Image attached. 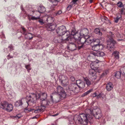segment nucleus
I'll use <instances>...</instances> for the list:
<instances>
[{"mask_svg": "<svg viewBox=\"0 0 125 125\" xmlns=\"http://www.w3.org/2000/svg\"><path fill=\"white\" fill-rule=\"evenodd\" d=\"M90 66L91 69H92L96 70L98 68V64L95 62L91 63Z\"/></svg>", "mask_w": 125, "mask_h": 125, "instance_id": "aec40b11", "label": "nucleus"}, {"mask_svg": "<svg viewBox=\"0 0 125 125\" xmlns=\"http://www.w3.org/2000/svg\"><path fill=\"white\" fill-rule=\"evenodd\" d=\"M122 73L120 71H117L115 75V76L117 78H119L120 77L121 73Z\"/></svg>", "mask_w": 125, "mask_h": 125, "instance_id": "473e14b6", "label": "nucleus"}, {"mask_svg": "<svg viewBox=\"0 0 125 125\" xmlns=\"http://www.w3.org/2000/svg\"><path fill=\"white\" fill-rule=\"evenodd\" d=\"M24 99L23 98H21L17 101L15 103V106L16 107H18L22 105L23 104L22 100Z\"/></svg>", "mask_w": 125, "mask_h": 125, "instance_id": "412c9836", "label": "nucleus"}, {"mask_svg": "<svg viewBox=\"0 0 125 125\" xmlns=\"http://www.w3.org/2000/svg\"><path fill=\"white\" fill-rule=\"evenodd\" d=\"M3 51L4 52H6V53H8V51H5V49H4L3 50Z\"/></svg>", "mask_w": 125, "mask_h": 125, "instance_id": "69168bd1", "label": "nucleus"}, {"mask_svg": "<svg viewBox=\"0 0 125 125\" xmlns=\"http://www.w3.org/2000/svg\"><path fill=\"white\" fill-rule=\"evenodd\" d=\"M1 82L2 83L3 85H4L5 83V82H4V81L3 80H1Z\"/></svg>", "mask_w": 125, "mask_h": 125, "instance_id": "e2e57ef3", "label": "nucleus"}, {"mask_svg": "<svg viewBox=\"0 0 125 125\" xmlns=\"http://www.w3.org/2000/svg\"><path fill=\"white\" fill-rule=\"evenodd\" d=\"M25 67L27 69L28 72L29 73L31 69V68L30 67V64L26 65L25 66Z\"/></svg>", "mask_w": 125, "mask_h": 125, "instance_id": "e433bc0d", "label": "nucleus"}, {"mask_svg": "<svg viewBox=\"0 0 125 125\" xmlns=\"http://www.w3.org/2000/svg\"><path fill=\"white\" fill-rule=\"evenodd\" d=\"M66 38H64L62 36H58L57 37V39H54V42L56 43L62 42L63 43L66 42Z\"/></svg>", "mask_w": 125, "mask_h": 125, "instance_id": "1a4fd4ad", "label": "nucleus"}, {"mask_svg": "<svg viewBox=\"0 0 125 125\" xmlns=\"http://www.w3.org/2000/svg\"><path fill=\"white\" fill-rule=\"evenodd\" d=\"M62 12L61 10H59L57 13H56V15H59L60 14L62 13Z\"/></svg>", "mask_w": 125, "mask_h": 125, "instance_id": "864d4df0", "label": "nucleus"}, {"mask_svg": "<svg viewBox=\"0 0 125 125\" xmlns=\"http://www.w3.org/2000/svg\"><path fill=\"white\" fill-rule=\"evenodd\" d=\"M117 6L119 8H121L123 7H124V6L122 3L121 2H118L117 4Z\"/></svg>", "mask_w": 125, "mask_h": 125, "instance_id": "58836bf2", "label": "nucleus"}, {"mask_svg": "<svg viewBox=\"0 0 125 125\" xmlns=\"http://www.w3.org/2000/svg\"><path fill=\"white\" fill-rule=\"evenodd\" d=\"M105 55V54L104 52L100 51L95 52H92L90 54V56H93V55H94L99 57H103Z\"/></svg>", "mask_w": 125, "mask_h": 125, "instance_id": "9d476101", "label": "nucleus"}, {"mask_svg": "<svg viewBox=\"0 0 125 125\" xmlns=\"http://www.w3.org/2000/svg\"><path fill=\"white\" fill-rule=\"evenodd\" d=\"M93 96H94V97H95V96H97V95H96V93H95L94 94V95H93Z\"/></svg>", "mask_w": 125, "mask_h": 125, "instance_id": "774afa93", "label": "nucleus"}, {"mask_svg": "<svg viewBox=\"0 0 125 125\" xmlns=\"http://www.w3.org/2000/svg\"><path fill=\"white\" fill-rule=\"evenodd\" d=\"M8 48H9L10 51L13 50V47L12 45H10L9 46Z\"/></svg>", "mask_w": 125, "mask_h": 125, "instance_id": "c03bdc74", "label": "nucleus"}, {"mask_svg": "<svg viewBox=\"0 0 125 125\" xmlns=\"http://www.w3.org/2000/svg\"><path fill=\"white\" fill-rule=\"evenodd\" d=\"M69 43L70 44L69 45V47L68 48H69L72 50H74L76 49L77 46L75 44L70 41L69 42Z\"/></svg>", "mask_w": 125, "mask_h": 125, "instance_id": "f3484780", "label": "nucleus"}, {"mask_svg": "<svg viewBox=\"0 0 125 125\" xmlns=\"http://www.w3.org/2000/svg\"><path fill=\"white\" fill-rule=\"evenodd\" d=\"M82 81H81L80 80H79L76 81V83L77 85H79Z\"/></svg>", "mask_w": 125, "mask_h": 125, "instance_id": "09e8293b", "label": "nucleus"}, {"mask_svg": "<svg viewBox=\"0 0 125 125\" xmlns=\"http://www.w3.org/2000/svg\"><path fill=\"white\" fill-rule=\"evenodd\" d=\"M38 12L40 13H42L46 10L45 8L42 6H40L38 8Z\"/></svg>", "mask_w": 125, "mask_h": 125, "instance_id": "393cba45", "label": "nucleus"}, {"mask_svg": "<svg viewBox=\"0 0 125 125\" xmlns=\"http://www.w3.org/2000/svg\"><path fill=\"white\" fill-rule=\"evenodd\" d=\"M80 33L82 36L87 37L88 36L87 35L89 33V31L87 29L85 28L82 30Z\"/></svg>", "mask_w": 125, "mask_h": 125, "instance_id": "dca6fc26", "label": "nucleus"}, {"mask_svg": "<svg viewBox=\"0 0 125 125\" xmlns=\"http://www.w3.org/2000/svg\"><path fill=\"white\" fill-rule=\"evenodd\" d=\"M60 81L63 85H66L68 84V79L65 75H61L59 77Z\"/></svg>", "mask_w": 125, "mask_h": 125, "instance_id": "20e7f679", "label": "nucleus"}, {"mask_svg": "<svg viewBox=\"0 0 125 125\" xmlns=\"http://www.w3.org/2000/svg\"><path fill=\"white\" fill-rule=\"evenodd\" d=\"M98 42L97 44H94L92 48V50L95 52H98L97 51L98 50L102 49L103 48V46L99 44L100 42L99 43V42Z\"/></svg>", "mask_w": 125, "mask_h": 125, "instance_id": "9b49d317", "label": "nucleus"}, {"mask_svg": "<svg viewBox=\"0 0 125 125\" xmlns=\"http://www.w3.org/2000/svg\"><path fill=\"white\" fill-rule=\"evenodd\" d=\"M8 103L6 101H2L0 103V107L3 109L5 110Z\"/></svg>", "mask_w": 125, "mask_h": 125, "instance_id": "4be33fe9", "label": "nucleus"}, {"mask_svg": "<svg viewBox=\"0 0 125 125\" xmlns=\"http://www.w3.org/2000/svg\"><path fill=\"white\" fill-rule=\"evenodd\" d=\"M124 10H125L124 9V7H123V8L122 9L121 11H120V14H121V15L123 13V12L124 11Z\"/></svg>", "mask_w": 125, "mask_h": 125, "instance_id": "4d7b16f0", "label": "nucleus"}, {"mask_svg": "<svg viewBox=\"0 0 125 125\" xmlns=\"http://www.w3.org/2000/svg\"><path fill=\"white\" fill-rule=\"evenodd\" d=\"M120 71L122 73H123V74H122L124 75H125V66L121 67L120 68Z\"/></svg>", "mask_w": 125, "mask_h": 125, "instance_id": "4c0bfd02", "label": "nucleus"}, {"mask_svg": "<svg viewBox=\"0 0 125 125\" xmlns=\"http://www.w3.org/2000/svg\"><path fill=\"white\" fill-rule=\"evenodd\" d=\"M78 0H72V2L74 4H75Z\"/></svg>", "mask_w": 125, "mask_h": 125, "instance_id": "13d9d810", "label": "nucleus"}, {"mask_svg": "<svg viewBox=\"0 0 125 125\" xmlns=\"http://www.w3.org/2000/svg\"><path fill=\"white\" fill-rule=\"evenodd\" d=\"M71 80L73 82L75 80V78L73 76H71L70 77Z\"/></svg>", "mask_w": 125, "mask_h": 125, "instance_id": "3c124183", "label": "nucleus"}, {"mask_svg": "<svg viewBox=\"0 0 125 125\" xmlns=\"http://www.w3.org/2000/svg\"><path fill=\"white\" fill-rule=\"evenodd\" d=\"M109 73V72L108 70H106L101 75V76L103 77L104 76H105L108 73Z\"/></svg>", "mask_w": 125, "mask_h": 125, "instance_id": "a19ab883", "label": "nucleus"}, {"mask_svg": "<svg viewBox=\"0 0 125 125\" xmlns=\"http://www.w3.org/2000/svg\"><path fill=\"white\" fill-rule=\"evenodd\" d=\"M66 36L67 37L66 38V39H67L66 40V41H68L69 42L70 41V42H72L73 43L75 42V41H76L74 37H73L72 36H71V34L69 36H68L67 33L66 34Z\"/></svg>", "mask_w": 125, "mask_h": 125, "instance_id": "6ab92c4d", "label": "nucleus"}, {"mask_svg": "<svg viewBox=\"0 0 125 125\" xmlns=\"http://www.w3.org/2000/svg\"><path fill=\"white\" fill-rule=\"evenodd\" d=\"M102 94L101 93H99V94L97 96V98L99 99L102 97Z\"/></svg>", "mask_w": 125, "mask_h": 125, "instance_id": "603ef678", "label": "nucleus"}, {"mask_svg": "<svg viewBox=\"0 0 125 125\" xmlns=\"http://www.w3.org/2000/svg\"><path fill=\"white\" fill-rule=\"evenodd\" d=\"M94 32L96 34H98L99 36L102 35V33L100 31V29L98 28H96L94 30Z\"/></svg>", "mask_w": 125, "mask_h": 125, "instance_id": "c756f323", "label": "nucleus"}, {"mask_svg": "<svg viewBox=\"0 0 125 125\" xmlns=\"http://www.w3.org/2000/svg\"><path fill=\"white\" fill-rule=\"evenodd\" d=\"M82 36L80 37L77 42L78 44H83L86 45V37Z\"/></svg>", "mask_w": 125, "mask_h": 125, "instance_id": "2eb2a0df", "label": "nucleus"}, {"mask_svg": "<svg viewBox=\"0 0 125 125\" xmlns=\"http://www.w3.org/2000/svg\"><path fill=\"white\" fill-rule=\"evenodd\" d=\"M121 114L123 115H125V110L124 109H123L121 110Z\"/></svg>", "mask_w": 125, "mask_h": 125, "instance_id": "49530a36", "label": "nucleus"}, {"mask_svg": "<svg viewBox=\"0 0 125 125\" xmlns=\"http://www.w3.org/2000/svg\"><path fill=\"white\" fill-rule=\"evenodd\" d=\"M39 19V20H38V21L42 25L44 24V22L42 19H40V18Z\"/></svg>", "mask_w": 125, "mask_h": 125, "instance_id": "a18cd8bd", "label": "nucleus"}, {"mask_svg": "<svg viewBox=\"0 0 125 125\" xmlns=\"http://www.w3.org/2000/svg\"><path fill=\"white\" fill-rule=\"evenodd\" d=\"M72 7V6L71 5L67 7V10H70L71 9V8Z\"/></svg>", "mask_w": 125, "mask_h": 125, "instance_id": "6e6d98bb", "label": "nucleus"}, {"mask_svg": "<svg viewBox=\"0 0 125 125\" xmlns=\"http://www.w3.org/2000/svg\"><path fill=\"white\" fill-rule=\"evenodd\" d=\"M58 114H59L57 113V114H55V115H52V116H57V115H58Z\"/></svg>", "mask_w": 125, "mask_h": 125, "instance_id": "0e129e2a", "label": "nucleus"}, {"mask_svg": "<svg viewBox=\"0 0 125 125\" xmlns=\"http://www.w3.org/2000/svg\"><path fill=\"white\" fill-rule=\"evenodd\" d=\"M68 125H74L73 122H69Z\"/></svg>", "mask_w": 125, "mask_h": 125, "instance_id": "052dcab7", "label": "nucleus"}, {"mask_svg": "<svg viewBox=\"0 0 125 125\" xmlns=\"http://www.w3.org/2000/svg\"><path fill=\"white\" fill-rule=\"evenodd\" d=\"M50 97L52 100V101L54 102V103H57L65 98L62 97L61 95L59 94L56 95L55 96L51 95Z\"/></svg>", "mask_w": 125, "mask_h": 125, "instance_id": "6e6552de", "label": "nucleus"}, {"mask_svg": "<svg viewBox=\"0 0 125 125\" xmlns=\"http://www.w3.org/2000/svg\"><path fill=\"white\" fill-rule=\"evenodd\" d=\"M84 80L87 85L89 86L91 85V81L89 80L87 77L84 78Z\"/></svg>", "mask_w": 125, "mask_h": 125, "instance_id": "7c9ffc66", "label": "nucleus"}, {"mask_svg": "<svg viewBox=\"0 0 125 125\" xmlns=\"http://www.w3.org/2000/svg\"><path fill=\"white\" fill-rule=\"evenodd\" d=\"M47 97V94L45 92L41 93H32L29 96H27L26 99L27 100L26 103L28 104L30 102L32 103H35L36 100L39 98L41 100H46Z\"/></svg>", "mask_w": 125, "mask_h": 125, "instance_id": "f03ea898", "label": "nucleus"}, {"mask_svg": "<svg viewBox=\"0 0 125 125\" xmlns=\"http://www.w3.org/2000/svg\"><path fill=\"white\" fill-rule=\"evenodd\" d=\"M22 116V115L21 114H18L15 117H17L18 118H20Z\"/></svg>", "mask_w": 125, "mask_h": 125, "instance_id": "8fccbe9b", "label": "nucleus"}, {"mask_svg": "<svg viewBox=\"0 0 125 125\" xmlns=\"http://www.w3.org/2000/svg\"><path fill=\"white\" fill-rule=\"evenodd\" d=\"M93 90L92 89H91L90 90H89L87 91L86 92L83 94L82 95V96L83 97L87 95L88 94L92 92L93 91Z\"/></svg>", "mask_w": 125, "mask_h": 125, "instance_id": "f704fd0d", "label": "nucleus"}, {"mask_svg": "<svg viewBox=\"0 0 125 125\" xmlns=\"http://www.w3.org/2000/svg\"><path fill=\"white\" fill-rule=\"evenodd\" d=\"M109 42H107V48L110 51L112 50V48H115V42L113 39V38L114 37V35L112 32H109Z\"/></svg>", "mask_w": 125, "mask_h": 125, "instance_id": "7ed1b4c3", "label": "nucleus"}, {"mask_svg": "<svg viewBox=\"0 0 125 125\" xmlns=\"http://www.w3.org/2000/svg\"><path fill=\"white\" fill-rule=\"evenodd\" d=\"M56 32L59 35H63L66 32V28L63 26L59 27L56 29Z\"/></svg>", "mask_w": 125, "mask_h": 125, "instance_id": "39448f33", "label": "nucleus"}, {"mask_svg": "<svg viewBox=\"0 0 125 125\" xmlns=\"http://www.w3.org/2000/svg\"><path fill=\"white\" fill-rule=\"evenodd\" d=\"M81 44V45H79L78 46V49H80L81 48H83L85 46V44Z\"/></svg>", "mask_w": 125, "mask_h": 125, "instance_id": "ea45409f", "label": "nucleus"}, {"mask_svg": "<svg viewBox=\"0 0 125 125\" xmlns=\"http://www.w3.org/2000/svg\"><path fill=\"white\" fill-rule=\"evenodd\" d=\"M33 110V109H30V110H28V111L30 112L32 111Z\"/></svg>", "mask_w": 125, "mask_h": 125, "instance_id": "338daca9", "label": "nucleus"}, {"mask_svg": "<svg viewBox=\"0 0 125 125\" xmlns=\"http://www.w3.org/2000/svg\"><path fill=\"white\" fill-rule=\"evenodd\" d=\"M82 36L80 33H79L76 31L75 29L72 30L71 32V36L74 37L77 42Z\"/></svg>", "mask_w": 125, "mask_h": 125, "instance_id": "423d86ee", "label": "nucleus"}, {"mask_svg": "<svg viewBox=\"0 0 125 125\" xmlns=\"http://www.w3.org/2000/svg\"><path fill=\"white\" fill-rule=\"evenodd\" d=\"M119 15L117 16L116 18H114V21L115 23H117L119 20H121L122 19V16L121 14L118 13Z\"/></svg>", "mask_w": 125, "mask_h": 125, "instance_id": "c85d7f7f", "label": "nucleus"}, {"mask_svg": "<svg viewBox=\"0 0 125 125\" xmlns=\"http://www.w3.org/2000/svg\"><path fill=\"white\" fill-rule=\"evenodd\" d=\"M57 92H56L55 91H53V92L51 94V95H54V96H55L56 95H58Z\"/></svg>", "mask_w": 125, "mask_h": 125, "instance_id": "de8ad7c7", "label": "nucleus"}, {"mask_svg": "<svg viewBox=\"0 0 125 125\" xmlns=\"http://www.w3.org/2000/svg\"><path fill=\"white\" fill-rule=\"evenodd\" d=\"M95 70L91 69L89 71V75L91 76H94L96 74Z\"/></svg>", "mask_w": 125, "mask_h": 125, "instance_id": "bb28decb", "label": "nucleus"}, {"mask_svg": "<svg viewBox=\"0 0 125 125\" xmlns=\"http://www.w3.org/2000/svg\"><path fill=\"white\" fill-rule=\"evenodd\" d=\"M69 90L75 93H78L79 92V89L77 88L76 85L74 84H72L69 86Z\"/></svg>", "mask_w": 125, "mask_h": 125, "instance_id": "4468645a", "label": "nucleus"}, {"mask_svg": "<svg viewBox=\"0 0 125 125\" xmlns=\"http://www.w3.org/2000/svg\"><path fill=\"white\" fill-rule=\"evenodd\" d=\"M87 111L88 114H82L77 116L76 122L77 125H87L89 122L91 123L93 122L94 116L97 119L102 117L101 111L98 107H94L92 110L89 109Z\"/></svg>", "mask_w": 125, "mask_h": 125, "instance_id": "f257e3e1", "label": "nucleus"}, {"mask_svg": "<svg viewBox=\"0 0 125 125\" xmlns=\"http://www.w3.org/2000/svg\"><path fill=\"white\" fill-rule=\"evenodd\" d=\"M51 2L54 5H57L58 3L57 0H50Z\"/></svg>", "mask_w": 125, "mask_h": 125, "instance_id": "c9c22d12", "label": "nucleus"}, {"mask_svg": "<svg viewBox=\"0 0 125 125\" xmlns=\"http://www.w3.org/2000/svg\"><path fill=\"white\" fill-rule=\"evenodd\" d=\"M113 85L111 83H108L106 85V90L108 91H110L113 88Z\"/></svg>", "mask_w": 125, "mask_h": 125, "instance_id": "b1692460", "label": "nucleus"}, {"mask_svg": "<svg viewBox=\"0 0 125 125\" xmlns=\"http://www.w3.org/2000/svg\"><path fill=\"white\" fill-rule=\"evenodd\" d=\"M40 19V17H36L34 16H32L31 18V19L32 20H36L37 19Z\"/></svg>", "mask_w": 125, "mask_h": 125, "instance_id": "79ce46f5", "label": "nucleus"}, {"mask_svg": "<svg viewBox=\"0 0 125 125\" xmlns=\"http://www.w3.org/2000/svg\"><path fill=\"white\" fill-rule=\"evenodd\" d=\"M42 104L43 105L42 106H45L48 105V100H42Z\"/></svg>", "mask_w": 125, "mask_h": 125, "instance_id": "2f4dec72", "label": "nucleus"}, {"mask_svg": "<svg viewBox=\"0 0 125 125\" xmlns=\"http://www.w3.org/2000/svg\"><path fill=\"white\" fill-rule=\"evenodd\" d=\"M45 107L42 105L39 106L37 108V109L35 110L34 112L35 113H38L41 111H44L45 108Z\"/></svg>", "mask_w": 125, "mask_h": 125, "instance_id": "a211bd4d", "label": "nucleus"}, {"mask_svg": "<svg viewBox=\"0 0 125 125\" xmlns=\"http://www.w3.org/2000/svg\"><path fill=\"white\" fill-rule=\"evenodd\" d=\"M91 37H90L89 36L86 37V45H88L93 42H99V40L98 39H96L95 40L94 39H91Z\"/></svg>", "mask_w": 125, "mask_h": 125, "instance_id": "f8f14e48", "label": "nucleus"}, {"mask_svg": "<svg viewBox=\"0 0 125 125\" xmlns=\"http://www.w3.org/2000/svg\"><path fill=\"white\" fill-rule=\"evenodd\" d=\"M112 55L114 56L115 58L116 59H118L119 58V52L117 51L114 52Z\"/></svg>", "mask_w": 125, "mask_h": 125, "instance_id": "cd10ccee", "label": "nucleus"}, {"mask_svg": "<svg viewBox=\"0 0 125 125\" xmlns=\"http://www.w3.org/2000/svg\"><path fill=\"white\" fill-rule=\"evenodd\" d=\"M56 91L59 95H61V96L63 97H65L66 94L62 87L60 86H58L56 87Z\"/></svg>", "mask_w": 125, "mask_h": 125, "instance_id": "0eeeda50", "label": "nucleus"}, {"mask_svg": "<svg viewBox=\"0 0 125 125\" xmlns=\"http://www.w3.org/2000/svg\"><path fill=\"white\" fill-rule=\"evenodd\" d=\"M7 58L8 59H9L10 58H13V56H11L10 55V54H9V55L7 56Z\"/></svg>", "mask_w": 125, "mask_h": 125, "instance_id": "bf43d9fd", "label": "nucleus"}, {"mask_svg": "<svg viewBox=\"0 0 125 125\" xmlns=\"http://www.w3.org/2000/svg\"><path fill=\"white\" fill-rule=\"evenodd\" d=\"M85 85L84 83L82 82L79 85H78V86L80 88L83 89Z\"/></svg>", "mask_w": 125, "mask_h": 125, "instance_id": "72a5a7b5", "label": "nucleus"}, {"mask_svg": "<svg viewBox=\"0 0 125 125\" xmlns=\"http://www.w3.org/2000/svg\"><path fill=\"white\" fill-rule=\"evenodd\" d=\"M56 27V24H53L51 23L47 24L46 26L47 30L50 31L54 30Z\"/></svg>", "mask_w": 125, "mask_h": 125, "instance_id": "ddd939ff", "label": "nucleus"}, {"mask_svg": "<svg viewBox=\"0 0 125 125\" xmlns=\"http://www.w3.org/2000/svg\"><path fill=\"white\" fill-rule=\"evenodd\" d=\"M108 19L106 17H103L102 19V21H103L104 22H105V21H104V20H107Z\"/></svg>", "mask_w": 125, "mask_h": 125, "instance_id": "5fc2aeb1", "label": "nucleus"}, {"mask_svg": "<svg viewBox=\"0 0 125 125\" xmlns=\"http://www.w3.org/2000/svg\"><path fill=\"white\" fill-rule=\"evenodd\" d=\"M21 28L22 29V30L23 31V34L25 36H26L27 35V34H30L31 35V37H29V40H31L32 39L33 37H32V34L30 33H28L26 31L25 29V28L23 27H21Z\"/></svg>", "mask_w": 125, "mask_h": 125, "instance_id": "5701e85b", "label": "nucleus"}, {"mask_svg": "<svg viewBox=\"0 0 125 125\" xmlns=\"http://www.w3.org/2000/svg\"><path fill=\"white\" fill-rule=\"evenodd\" d=\"M50 101H49L48 100V105H50V104H52L53 103H54V102L52 101V99L50 97Z\"/></svg>", "mask_w": 125, "mask_h": 125, "instance_id": "37998d69", "label": "nucleus"}, {"mask_svg": "<svg viewBox=\"0 0 125 125\" xmlns=\"http://www.w3.org/2000/svg\"><path fill=\"white\" fill-rule=\"evenodd\" d=\"M39 117V116L38 115H36L34 117H33L32 118V119H34V118H38Z\"/></svg>", "mask_w": 125, "mask_h": 125, "instance_id": "680f3d73", "label": "nucleus"}, {"mask_svg": "<svg viewBox=\"0 0 125 125\" xmlns=\"http://www.w3.org/2000/svg\"><path fill=\"white\" fill-rule=\"evenodd\" d=\"M13 109L12 105L8 104L5 110L8 112H10Z\"/></svg>", "mask_w": 125, "mask_h": 125, "instance_id": "a878e982", "label": "nucleus"}]
</instances>
